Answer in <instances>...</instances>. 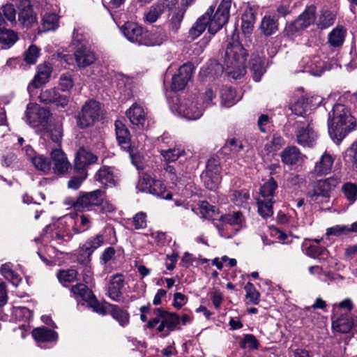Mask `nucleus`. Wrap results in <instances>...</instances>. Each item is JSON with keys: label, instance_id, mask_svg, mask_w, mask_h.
Masks as SVG:
<instances>
[{"label": "nucleus", "instance_id": "f257e3e1", "mask_svg": "<svg viewBox=\"0 0 357 357\" xmlns=\"http://www.w3.org/2000/svg\"><path fill=\"white\" fill-rule=\"evenodd\" d=\"M355 127L354 118L347 108L342 104L335 105L328 114V132L332 139L339 144Z\"/></svg>", "mask_w": 357, "mask_h": 357}, {"label": "nucleus", "instance_id": "f03ea898", "mask_svg": "<svg viewBox=\"0 0 357 357\" xmlns=\"http://www.w3.org/2000/svg\"><path fill=\"white\" fill-rule=\"evenodd\" d=\"M248 56L246 50L238 41L227 45L224 65L227 73L234 79H238L246 73L245 59Z\"/></svg>", "mask_w": 357, "mask_h": 357}, {"label": "nucleus", "instance_id": "7ed1b4c3", "mask_svg": "<svg viewBox=\"0 0 357 357\" xmlns=\"http://www.w3.org/2000/svg\"><path fill=\"white\" fill-rule=\"evenodd\" d=\"M339 183L340 179L336 177L319 180L312 183L307 195L312 202L329 206L331 192Z\"/></svg>", "mask_w": 357, "mask_h": 357}, {"label": "nucleus", "instance_id": "20e7f679", "mask_svg": "<svg viewBox=\"0 0 357 357\" xmlns=\"http://www.w3.org/2000/svg\"><path fill=\"white\" fill-rule=\"evenodd\" d=\"M231 6V0H222L214 14V7L213 6H210L204 14L207 15L206 21L208 24V31L211 34H215L227 22Z\"/></svg>", "mask_w": 357, "mask_h": 357}, {"label": "nucleus", "instance_id": "39448f33", "mask_svg": "<svg viewBox=\"0 0 357 357\" xmlns=\"http://www.w3.org/2000/svg\"><path fill=\"white\" fill-rule=\"evenodd\" d=\"M154 317L146 324V327L153 328L157 326V331H173L179 324V317L173 312H169L162 308H155L153 311Z\"/></svg>", "mask_w": 357, "mask_h": 357}, {"label": "nucleus", "instance_id": "423d86ee", "mask_svg": "<svg viewBox=\"0 0 357 357\" xmlns=\"http://www.w3.org/2000/svg\"><path fill=\"white\" fill-rule=\"evenodd\" d=\"M204 105H200L195 97L178 98L172 106V109L188 120L198 119L202 115Z\"/></svg>", "mask_w": 357, "mask_h": 357}, {"label": "nucleus", "instance_id": "0eeeda50", "mask_svg": "<svg viewBox=\"0 0 357 357\" xmlns=\"http://www.w3.org/2000/svg\"><path fill=\"white\" fill-rule=\"evenodd\" d=\"M101 113L100 104L93 100L86 101L76 116L77 126L84 129L93 126L99 119Z\"/></svg>", "mask_w": 357, "mask_h": 357}, {"label": "nucleus", "instance_id": "6e6552de", "mask_svg": "<svg viewBox=\"0 0 357 357\" xmlns=\"http://www.w3.org/2000/svg\"><path fill=\"white\" fill-rule=\"evenodd\" d=\"M137 188L141 192H148L162 199H171L172 198V194L167 190L163 183L152 178L147 174L144 175L140 179Z\"/></svg>", "mask_w": 357, "mask_h": 357}, {"label": "nucleus", "instance_id": "1a4fd4ad", "mask_svg": "<svg viewBox=\"0 0 357 357\" xmlns=\"http://www.w3.org/2000/svg\"><path fill=\"white\" fill-rule=\"evenodd\" d=\"M102 202V190H96L89 192H82L72 203V206L78 211L96 210Z\"/></svg>", "mask_w": 357, "mask_h": 357}, {"label": "nucleus", "instance_id": "9d476101", "mask_svg": "<svg viewBox=\"0 0 357 357\" xmlns=\"http://www.w3.org/2000/svg\"><path fill=\"white\" fill-rule=\"evenodd\" d=\"M49 109L36 105L28 104L26 111V122L31 127L43 126V129L49 124L51 116Z\"/></svg>", "mask_w": 357, "mask_h": 357}, {"label": "nucleus", "instance_id": "9b49d317", "mask_svg": "<svg viewBox=\"0 0 357 357\" xmlns=\"http://www.w3.org/2000/svg\"><path fill=\"white\" fill-rule=\"evenodd\" d=\"M315 20V7L306 8L294 22L288 24L284 29L287 36H292L296 32L303 30L314 23Z\"/></svg>", "mask_w": 357, "mask_h": 357}, {"label": "nucleus", "instance_id": "f8f14e48", "mask_svg": "<svg viewBox=\"0 0 357 357\" xmlns=\"http://www.w3.org/2000/svg\"><path fill=\"white\" fill-rule=\"evenodd\" d=\"M116 138L119 145L121 149L129 152L134 162V156L131 149V135L126 126L120 120H116L114 123Z\"/></svg>", "mask_w": 357, "mask_h": 357}, {"label": "nucleus", "instance_id": "ddd939ff", "mask_svg": "<svg viewBox=\"0 0 357 357\" xmlns=\"http://www.w3.org/2000/svg\"><path fill=\"white\" fill-rule=\"evenodd\" d=\"M122 31L126 38L139 45H144L146 31L134 22H126L122 27Z\"/></svg>", "mask_w": 357, "mask_h": 357}, {"label": "nucleus", "instance_id": "4468645a", "mask_svg": "<svg viewBox=\"0 0 357 357\" xmlns=\"http://www.w3.org/2000/svg\"><path fill=\"white\" fill-rule=\"evenodd\" d=\"M19 8L18 20L23 27L30 29L37 24L36 14L29 0L22 1Z\"/></svg>", "mask_w": 357, "mask_h": 357}, {"label": "nucleus", "instance_id": "2eb2a0df", "mask_svg": "<svg viewBox=\"0 0 357 357\" xmlns=\"http://www.w3.org/2000/svg\"><path fill=\"white\" fill-rule=\"evenodd\" d=\"M193 70L192 63H185L181 66L178 73L172 77V89L175 91L183 90L191 79Z\"/></svg>", "mask_w": 357, "mask_h": 357}, {"label": "nucleus", "instance_id": "dca6fc26", "mask_svg": "<svg viewBox=\"0 0 357 357\" xmlns=\"http://www.w3.org/2000/svg\"><path fill=\"white\" fill-rule=\"evenodd\" d=\"M98 157L91 151L81 148L76 153L75 158V170L77 172H86V168L97 162Z\"/></svg>", "mask_w": 357, "mask_h": 357}, {"label": "nucleus", "instance_id": "f3484780", "mask_svg": "<svg viewBox=\"0 0 357 357\" xmlns=\"http://www.w3.org/2000/svg\"><path fill=\"white\" fill-rule=\"evenodd\" d=\"M52 73V66L50 63L44 62L37 66V73L33 80L29 84L28 89L30 87L39 88L49 82Z\"/></svg>", "mask_w": 357, "mask_h": 357}, {"label": "nucleus", "instance_id": "a211bd4d", "mask_svg": "<svg viewBox=\"0 0 357 357\" xmlns=\"http://www.w3.org/2000/svg\"><path fill=\"white\" fill-rule=\"evenodd\" d=\"M39 98L40 101L45 104L53 103L61 107H65L68 103L67 96L60 95L57 90L54 88L42 91Z\"/></svg>", "mask_w": 357, "mask_h": 357}, {"label": "nucleus", "instance_id": "6ab92c4d", "mask_svg": "<svg viewBox=\"0 0 357 357\" xmlns=\"http://www.w3.org/2000/svg\"><path fill=\"white\" fill-rule=\"evenodd\" d=\"M74 56L79 68H85L93 64L97 59L95 53L87 46L77 47L75 50Z\"/></svg>", "mask_w": 357, "mask_h": 357}, {"label": "nucleus", "instance_id": "aec40b11", "mask_svg": "<svg viewBox=\"0 0 357 357\" xmlns=\"http://www.w3.org/2000/svg\"><path fill=\"white\" fill-rule=\"evenodd\" d=\"M297 142L303 146L312 147L314 146L317 135L310 123L298 129L296 132Z\"/></svg>", "mask_w": 357, "mask_h": 357}, {"label": "nucleus", "instance_id": "412c9836", "mask_svg": "<svg viewBox=\"0 0 357 357\" xmlns=\"http://www.w3.org/2000/svg\"><path fill=\"white\" fill-rule=\"evenodd\" d=\"M168 7L167 0H159L153 4L147 12L144 14V20L145 22L152 24L155 22L161 15Z\"/></svg>", "mask_w": 357, "mask_h": 357}, {"label": "nucleus", "instance_id": "4be33fe9", "mask_svg": "<svg viewBox=\"0 0 357 357\" xmlns=\"http://www.w3.org/2000/svg\"><path fill=\"white\" fill-rule=\"evenodd\" d=\"M51 158L54 163L52 169L57 174L65 173L70 166L65 153L59 149H54L51 153Z\"/></svg>", "mask_w": 357, "mask_h": 357}, {"label": "nucleus", "instance_id": "5701e85b", "mask_svg": "<svg viewBox=\"0 0 357 357\" xmlns=\"http://www.w3.org/2000/svg\"><path fill=\"white\" fill-rule=\"evenodd\" d=\"M126 114L133 125L144 126L147 114L141 105L134 103L126 111Z\"/></svg>", "mask_w": 357, "mask_h": 357}, {"label": "nucleus", "instance_id": "b1692460", "mask_svg": "<svg viewBox=\"0 0 357 357\" xmlns=\"http://www.w3.org/2000/svg\"><path fill=\"white\" fill-rule=\"evenodd\" d=\"M124 285V278L121 274L112 276L109 284L107 294L114 301H120L122 293L121 289Z\"/></svg>", "mask_w": 357, "mask_h": 357}, {"label": "nucleus", "instance_id": "393cba45", "mask_svg": "<svg viewBox=\"0 0 357 357\" xmlns=\"http://www.w3.org/2000/svg\"><path fill=\"white\" fill-rule=\"evenodd\" d=\"M303 155L295 146L286 147L280 154L283 163L287 165H296L303 160Z\"/></svg>", "mask_w": 357, "mask_h": 357}, {"label": "nucleus", "instance_id": "a878e982", "mask_svg": "<svg viewBox=\"0 0 357 357\" xmlns=\"http://www.w3.org/2000/svg\"><path fill=\"white\" fill-rule=\"evenodd\" d=\"M145 46L160 45L168 39V35L162 29H156L151 32L146 31Z\"/></svg>", "mask_w": 357, "mask_h": 357}, {"label": "nucleus", "instance_id": "bb28decb", "mask_svg": "<svg viewBox=\"0 0 357 357\" xmlns=\"http://www.w3.org/2000/svg\"><path fill=\"white\" fill-rule=\"evenodd\" d=\"M353 326V320L347 314H342L336 320L333 321L332 327L335 332L347 333Z\"/></svg>", "mask_w": 357, "mask_h": 357}, {"label": "nucleus", "instance_id": "cd10ccee", "mask_svg": "<svg viewBox=\"0 0 357 357\" xmlns=\"http://www.w3.org/2000/svg\"><path fill=\"white\" fill-rule=\"evenodd\" d=\"M43 135L45 137L50 138L52 142L57 144H60L63 136V128L61 123L57 122L56 123H49L43 129Z\"/></svg>", "mask_w": 357, "mask_h": 357}, {"label": "nucleus", "instance_id": "c85d7f7f", "mask_svg": "<svg viewBox=\"0 0 357 357\" xmlns=\"http://www.w3.org/2000/svg\"><path fill=\"white\" fill-rule=\"evenodd\" d=\"M334 162L333 157L325 152L319 162L315 164L314 172L317 175H323L329 173Z\"/></svg>", "mask_w": 357, "mask_h": 357}, {"label": "nucleus", "instance_id": "c756f323", "mask_svg": "<svg viewBox=\"0 0 357 357\" xmlns=\"http://www.w3.org/2000/svg\"><path fill=\"white\" fill-rule=\"evenodd\" d=\"M241 20V29L243 32L245 34L251 33L256 20L255 12L253 8L250 7L248 8L243 14Z\"/></svg>", "mask_w": 357, "mask_h": 357}, {"label": "nucleus", "instance_id": "7c9ffc66", "mask_svg": "<svg viewBox=\"0 0 357 357\" xmlns=\"http://www.w3.org/2000/svg\"><path fill=\"white\" fill-rule=\"evenodd\" d=\"M278 29V21L271 16L266 15L262 18L260 30L265 36L274 34Z\"/></svg>", "mask_w": 357, "mask_h": 357}, {"label": "nucleus", "instance_id": "2f4dec72", "mask_svg": "<svg viewBox=\"0 0 357 357\" xmlns=\"http://www.w3.org/2000/svg\"><path fill=\"white\" fill-rule=\"evenodd\" d=\"M95 179L105 185H114V176L110 167L100 168L95 175Z\"/></svg>", "mask_w": 357, "mask_h": 357}, {"label": "nucleus", "instance_id": "473e14b6", "mask_svg": "<svg viewBox=\"0 0 357 357\" xmlns=\"http://www.w3.org/2000/svg\"><path fill=\"white\" fill-rule=\"evenodd\" d=\"M250 69L252 73L254 80L255 82H259L265 70L262 65L261 59L259 56L254 55L251 57L250 61Z\"/></svg>", "mask_w": 357, "mask_h": 357}, {"label": "nucleus", "instance_id": "72a5a7b5", "mask_svg": "<svg viewBox=\"0 0 357 357\" xmlns=\"http://www.w3.org/2000/svg\"><path fill=\"white\" fill-rule=\"evenodd\" d=\"M346 29L342 26H337L328 35V43L333 47L341 46L346 36Z\"/></svg>", "mask_w": 357, "mask_h": 357}, {"label": "nucleus", "instance_id": "f704fd0d", "mask_svg": "<svg viewBox=\"0 0 357 357\" xmlns=\"http://www.w3.org/2000/svg\"><path fill=\"white\" fill-rule=\"evenodd\" d=\"M313 97L300 98L291 107L292 112L298 116H303L305 115L309 109L310 104L312 102Z\"/></svg>", "mask_w": 357, "mask_h": 357}, {"label": "nucleus", "instance_id": "c9c22d12", "mask_svg": "<svg viewBox=\"0 0 357 357\" xmlns=\"http://www.w3.org/2000/svg\"><path fill=\"white\" fill-rule=\"evenodd\" d=\"M220 97L222 104L226 107H229L238 101V99L236 98V91L227 86L222 87L221 89Z\"/></svg>", "mask_w": 357, "mask_h": 357}, {"label": "nucleus", "instance_id": "e433bc0d", "mask_svg": "<svg viewBox=\"0 0 357 357\" xmlns=\"http://www.w3.org/2000/svg\"><path fill=\"white\" fill-rule=\"evenodd\" d=\"M335 18L336 16L332 11L323 10L318 17L317 26L321 29H326L334 24Z\"/></svg>", "mask_w": 357, "mask_h": 357}, {"label": "nucleus", "instance_id": "4c0bfd02", "mask_svg": "<svg viewBox=\"0 0 357 357\" xmlns=\"http://www.w3.org/2000/svg\"><path fill=\"white\" fill-rule=\"evenodd\" d=\"M207 15H203L197 19L195 24L189 30V36L192 39L199 37L208 27L206 21Z\"/></svg>", "mask_w": 357, "mask_h": 357}, {"label": "nucleus", "instance_id": "58836bf2", "mask_svg": "<svg viewBox=\"0 0 357 357\" xmlns=\"http://www.w3.org/2000/svg\"><path fill=\"white\" fill-rule=\"evenodd\" d=\"M275 202L271 198L268 199H259L257 200L258 213L264 218L271 217L273 214V204Z\"/></svg>", "mask_w": 357, "mask_h": 357}, {"label": "nucleus", "instance_id": "ea45409f", "mask_svg": "<svg viewBox=\"0 0 357 357\" xmlns=\"http://www.w3.org/2000/svg\"><path fill=\"white\" fill-rule=\"evenodd\" d=\"M277 188V182L271 177L260 188L261 199H268V198H271L272 200H274L273 197Z\"/></svg>", "mask_w": 357, "mask_h": 357}, {"label": "nucleus", "instance_id": "a19ab883", "mask_svg": "<svg viewBox=\"0 0 357 357\" xmlns=\"http://www.w3.org/2000/svg\"><path fill=\"white\" fill-rule=\"evenodd\" d=\"M71 293L75 298H80L82 300L86 301L93 296V292L84 284L79 283L73 285L70 289Z\"/></svg>", "mask_w": 357, "mask_h": 357}, {"label": "nucleus", "instance_id": "79ce46f5", "mask_svg": "<svg viewBox=\"0 0 357 357\" xmlns=\"http://www.w3.org/2000/svg\"><path fill=\"white\" fill-rule=\"evenodd\" d=\"M111 315L112 317L116 319L121 326L125 327L127 326L129 323V314L116 305H111Z\"/></svg>", "mask_w": 357, "mask_h": 357}, {"label": "nucleus", "instance_id": "37998d69", "mask_svg": "<svg viewBox=\"0 0 357 357\" xmlns=\"http://www.w3.org/2000/svg\"><path fill=\"white\" fill-rule=\"evenodd\" d=\"M40 50L36 45H31L24 53V60L29 65H33L36 63L40 56Z\"/></svg>", "mask_w": 357, "mask_h": 357}, {"label": "nucleus", "instance_id": "c03bdc74", "mask_svg": "<svg viewBox=\"0 0 357 357\" xmlns=\"http://www.w3.org/2000/svg\"><path fill=\"white\" fill-rule=\"evenodd\" d=\"M43 27L44 31L55 30L58 26L59 18L55 13H45L43 16Z\"/></svg>", "mask_w": 357, "mask_h": 357}, {"label": "nucleus", "instance_id": "a18cd8bd", "mask_svg": "<svg viewBox=\"0 0 357 357\" xmlns=\"http://www.w3.org/2000/svg\"><path fill=\"white\" fill-rule=\"evenodd\" d=\"M32 164L34 167L42 172L45 173L49 172L52 169V162L49 158L43 155H37L33 160Z\"/></svg>", "mask_w": 357, "mask_h": 357}, {"label": "nucleus", "instance_id": "49530a36", "mask_svg": "<svg viewBox=\"0 0 357 357\" xmlns=\"http://www.w3.org/2000/svg\"><path fill=\"white\" fill-rule=\"evenodd\" d=\"M77 275V272L75 269L62 270L57 273V278L63 285L74 282Z\"/></svg>", "mask_w": 357, "mask_h": 357}, {"label": "nucleus", "instance_id": "de8ad7c7", "mask_svg": "<svg viewBox=\"0 0 357 357\" xmlns=\"http://www.w3.org/2000/svg\"><path fill=\"white\" fill-rule=\"evenodd\" d=\"M243 214L240 211L225 214L220 217V220L223 223H227L231 225H241L243 222Z\"/></svg>", "mask_w": 357, "mask_h": 357}, {"label": "nucleus", "instance_id": "09e8293b", "mask_svg": "<svg viewBox=\"0 0 357 357\" xmlns=\"http://www.w3.org/2000/svg\"><path fill=\"white\" fill-rule=\"evenodd\" d=\"M160 152L164 158L165 160L167 162L177 160L178 158L184 153L183 150L178 148L161 149Z\"/></svg>", "mask_w": 357, "mask_h": 357}, {"label": "nucleus", "instance_id": "8fccbe9b", "mask_svg": "<svg viewBox=\"0 0 357 357\" xmlns=\"http://www.w3.org/2000/svg\"><path fill=\"white\" fill-rule=\"evenodd\" d=\"M202 178L204 185L210 190H215L217 189L221 181V176H215L212 174H207L206 173H202Z\"/></svg>", "mask_w": 357, "mask_h": 357}, {"label": "nucleus", "instance_id": "3c124183", "mask_svg": "<svg viewBox=\"0 0 357 357\" xmlns=\"http://www.w3.org/2000/svg\"><path fill=\"white\" fill-rule=\"evenodd\" d=\"M203 173L215 176H221V167L219 160L215 158H211L208 159L206 163V170Z\"/></svg>", "mask_w": 357, "mask_h": 357}, {"label": "nucleus", "instance_id": "603ef678", "mask_svg": "<svg viewBox=\"0 0 357 357\" xmlns=\"http://www.w3.org/2000/svg\"><path fill=\"white\" fill-rule=\"evenodd\" d=\"M244 289L246 292V298L249 299L250 302L257 305L259 302L260 294L256 289L254 284L251 282H248L245 287Z\"/></svg>", "mask_w": 357, "mask_h": 357}, {"label": "nucleus", "instance_id": "864d4df0", "mask_svg": "<svg viewBox=\"0 0 357 357\" xmlns=\"http://www.w3.org/2000/svg\"><path fill=\"white\" fill-rule=\"evenodd\" d=\"M342 191L345 197L351 202L357 199V185L353 183H346L342 186Z\"/></svg>", "mask_w": 357, "mask_h": 357}, {"label": "nucleus", "instance_id": "5fc2aeb1", "mask_svg": "<svg viewBox=\"0 0 357 357\" xmlns=\"http://www.w3.org/2000/svg\"><path fill=\"white\" fill-rule=\"evenodd\" d=\"M86 302L89 307L99 314L105 315L107 313L106 304L99 302L93 294Z\"/></svg>", "mask_w": 357, "mask_h": 357}, {"label": "nucleus", "instance_id": "6e6d98bb", "mask_svg": "<svg viewBox=\"0 0 357 357\" xmlns=\"http://www.w3.org/2000/svg\"><path fill=\"white\" fill-rule=\"evenodd\" d=\"M92 254L93 252L84 244H83L79 248L77 257L78 262L87 266L91 261Z\"/></svg>", "mask_w": 357, "mask_h": 357}, {"label": "nucleus", "instance_id": "4d7b16f0", "mask_svg": "<svg viewBox=\"0 0 357 357\" xmlns=\"http://www.w3.org/2000/svg\"><path fill=\"white\" fill-rule=\"evenodd\" d=\"M104 236L102 234H97L88 238L84 245L93 252L99 247L104 244Z\"/></svg>", "mask_w": 357, "mask_h": 357}, {"label": "nucleus", "instance_id": "13d9d810", "mask_svg": "<svg viewBox=\"0 0 357 357\" xmlns=\"http://www.w3.org/2000/svg\"><path fill=\"white\" fill-rule=\"evenodd\" d=\"M35 342L40 348L46 349L50 344H54L57 340V336H33Z\"/></svg>", "mask_w": 357, "mask_h": 357}, {"label": "nucleus", "instance_id": "bf43d9fd", "mask_svg": "<svg viewBox=\"0 0 357 357\" xmlns=\"http://www.w3.org/2000/svg\"><path fill=\"white\" fill-rule=\"evenodd\" d=\"M131 223L135 229H142L146 228L147 226L146 213L140 211L136 213L132 218Z\"/></svg>", "mask_w": 357, "mask_h": 357}, {"label": "nucleus", "instance_id": "052dcab7", "mask_svg": "<svg viewBox=\"0 0 357 357\" xmlns=\"http://www.w3.org/2000/svg\"><path fill=\"white\" fill-rule=\"evenodd\" d=\"M73 38V44L76 46V48L80 46H86L89 43L87 34H85L79 29L74 31Z\"/></svg>", "mask_w": 357, "mask_h": 357}, {"label": "nucleus", "instance_id": "680f3d73", "mask_svg": "<svg viewBox=\"0 0 357 357\" xmlns=\"http://www.w3.org/2000/svg\"><path fill=\"white\" fill-rule=\"evenodd\" d=\"M250 198V195L245 190H236L232 194V202L237 206H242Z\"/></svg>", "mask_w": 357, "mask_h": 357}, {"label": "nucleus", "instance_id": "e2e57ef3", "mask_svg": "<svg viewBox=\"0 0 357 357\" xmlns=\"http://www.w3.org/2000/svg\"><path fill=\"white\" fill-rule=\"evenodd\" d=\"M184 12L178 11L171 17L169 22V29L174 33H176L181 26V23L183 18Z\"/></svg>", "mask_w": 357, "mask_h": 357}, {"label": "nucleus", "instance_id": "0e129e2a", "mask_svg": "<svg viewBox=\"0 0 357 357\" xmlns=\"http://www.w3.org/2000/svg\"><path fill=\"white\" fill-rule=\"evenodd\" d=\"M327 250L325 248L319 246L317 244L309 245L306 248V255L312 258H317L321 255H325Z\"/></svg>", "mask_w": 357, "mask_h": 357}, {"label": "nucleus", "instance_id": "69168bd1", "mask_svg": "<svg viewBox=\"0 0 357 357\" xmlns=\"http://www.w3.org/2000/svg\"><path fill=\"white\" fill-rule=\"evenodd\" d=\"M18 159L17 155L14 153H8L3 156L2 165L7 167L18 168L20 165L18 164Z\"/></svg>", "mask_w": 357, "mask_h": 357}, {"label": "nucleus", "instance_id": "338daca9", "mask_svg": "<svg viewBox=\"0 0 357 357\" xmlns=\"http://www.w3.org/2000/svg\"><path fill=\"white\" fill-rule=\"evenodd\" d=\"M79 176H75L72 177L68 183V187L69 188L77 190L82 185V182L87 177V172H78Z\"/></svg>", "mask_w": 357, "mask_h": 357}, {"label": "nucleus", "instance_id": "774afa93", "mask_svg": "<svg viewBox=\"0 0 357 357\" xmlns=\"http://www.w3.org/2000/svg\"><path fill=\"white\" fill-rule=\"evenodd\" d=\"M244 148L243 142L236 139H231L228 140L224 149H229L233 153H238Z\"/></svg>", "mask_w": 357, "mask_h": 357}]
</instances>
